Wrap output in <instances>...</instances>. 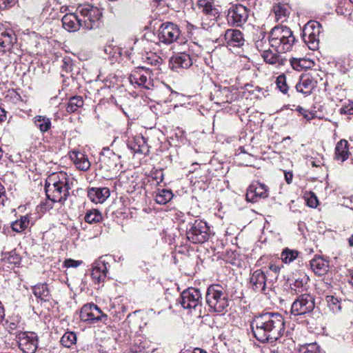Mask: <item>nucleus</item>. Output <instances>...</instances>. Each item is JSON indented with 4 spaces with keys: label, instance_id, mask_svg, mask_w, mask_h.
I'll return each instance as SVG.
<instances>
[{
    "label": "nucleus",
    "instance_id": "obj_1",
    "mask_svg": "<svg viewBox=\"0 0 353 353\" xmlns=\"http://www.w3.org/2000/svg\"><path fill=\"white\" fill-rule=\"evenodd\" d=\"M70 178L65 172L50 174L46 181L45 190L49 200L63 203L70 195Z\"/></svg>",
    "mask_w": 353,
    "mask_h": 353
},
{
    "label": "nucleus",
    "instance_id": "obj_2",
    "mask_svg": "<svg viewBox=\"0 0 353 353\" xmlns=\"http://www.w3.org/2000/svg\"><path fill=\"white\" fill-rule=\"evenodd\" d=\"M180 230H185L187 239L192 243H203L210 236V227L207 223L188 214L179 224Z\"/></svg>",
    "mask_w": 353,
    "mask_h": 353
},
{
    "label": "nucleus",
    "instance_id": "obj_3",
    "mask_svg": "<svg viewBox=\"0 0 353 353\" xmlns=\"http://www.w3.org/2000/svg\"><path fill=\"white\" fill-rule=\"evenodd\" d=\"M205 300L210 312L221 314L227 312L230 299L226 289L222 285H210L206 291Z\"/></svg>",
    "mask_w": 353,
    "mask_h": 353
},
{
    "label": "nucleus",
    "instance_id": "obj_4",
    "mask_svg": "<svg viewBox=\"0 0 353 353\" xmlns=\"http://www.w3.org/2000/svg\"><path fill=\"white\" fill-rule=\"evenodd\" d=\"M295 37L287 26H275L269 33V43L278 53H285L292 50Z\"/></svg>",
    "mask_w": 353,
    "mask_h": 353
},
{
    "label": "nucleus",
    "instance_id": "obj_5",
    "mask_svg": "<svg viewBox=\"0 0 353 353\" xmlns=\"http://www.w3.org/2000/svg\"><path fill=\"white\" fill-rule=\"evenodd\" d=\"M267 329L270 342L277 341L285 332V320L283 316L278 312H266Z\"/></svg>",
    "mask_w": 353,
    "mask_h": 353
},
{
    "label": "nucleus",
    "instance_id": "obj_6",
    "mask_svg": "<svg viewBox=\"0 0 353 353\" xmlns=\"http://www.w3.org/2000/svg\"><path fill=\"white\" fill-rule=\"evenodd\" d=\"M77 11L82 17L83 28L85 30H92L99 26L102 12L95 6L90 4H85L77 8Z\"/></svg>",
    "mask_w": 353,
    "mask_h": 353
},
{
    "label": "nucleus",
    "instance_id": "obj_7",
    "mask_svg": "<svg viewBox=\"0 0 353 353\" xmlns=\"http://www.w3.org/2000/svg\"><path fill=\"white\" fill-rule=\"evenodd\" d=\"M181 31L179 27L172 22H165L161 25L157 32L160 42L169 45L174 42L182 43Z\"/></svg>",
    "mask_w": 353,
    "mask_h": 353
},
{
    "label": "nucleus",
    "instance_id": "obj_8",
    "mask_svg": "<svg viewBox=\"0 0 353 353\" xmlns=\"http://www.w3.org/2000/svg\"><path fill=\"white\" fill-rule=\"evenodd\" d=\"M179 303L184 309L200 312L202 307L201 292L196 288H190L181 294Z\"/></svg>",
    "mask_w": 353,
    "mask_h": 353
},
{
    "label": "nucleus",
    "instance_id": "obj_9",
    "mask_svg": "<svg viewBox=\"0 0 353 353\" xmlns=\"http://www.w3.org/2000/svg\"><path fill=\"white\" fill-rule=\"evenodd\" d=\"M250 10L242 4L232 5L228 10L227 21L233 27H242L248 21Z\"/></svg>",
    "mask_w": 353,
    "mask_h": 353
},
{
    "label": "nucleus",
    "instance_id": "obj_10",
    "mask_svg": "<svg viewBox=\"0 0 353 353\" xmlns=\"http://www.w3.org/2000/svg\"><path fill=\"white\" fill-rule=\"evenodd\" d=\"M152 76V71L150 69L139 67L131 72L129 76V81L132 85H136L146 90H150L154 86Z\"/></svg>",
    "mask_w": 353,
    "mask_h": 353
},
{
    "label": "nucleus",
    "instance_id": "obj_11",
    "mask_svg": "<svg viewBox=\"0 0 353 353\" xmlns=\"http://www.w3.org/2000/svg\"><path fill=\"white\" fill-rule=\"evenodd\" d=\"M321 24L314 21L307 22L303 27L302 32L303 39L308 48L312 50H315L319 48V37L321 32Z\"/></svg>",
    "mask_w": 353,
    "mask_h": 353
},
{
    "label": "nucleus",
    "instance_id": "obj_12",
    "mask_svg": "<svg viewBox=\"0 0 353 353\" xmlns=\"http://www.w3.org/2000/svg\"><path fill=\"white\" fill-rule=\"evenodd\" d=\"M269 281L270 279L264 270H256L251 274L250 286L256 292L267 294L274 284L270 283Z\"/></svg>",
    "mask_w": 353,
    "mask_h": 353
},
{
    "label": "nucleus",
    "instance_id": "obj_13",
    "mask_svg": "<svg viewBox=\"0 0 353 353\" xmlns=\"http://www.w3.org/2000/svg\"><path fill=\"white\" fill-rule=\"evenodd\" d=\"M81 320L90 323H94L99 321L105 323L108 320V315L104 314L101 310L94 303L85 304L81 310Z\"/></svg>",
    "mask_w": 353,
    "mask_h": 353
},
{
    "label": "nucleus",
    "instance_id": "obj_14",
    "mask_svg": "<svg viewBox=\"0 0 353 353\" xmlns=\"http://www.w3.org/2000/svg\"><path fill=\"white\" fill-rule=\"evenodd\" d=\"M266 319L267 315L261 314L254 316L250 324L254 336L261 343L270 342Z\"/></svg>",
    "mask_w": 353,
    "mask_h": 353
},
{
    "label": "nucleus",
    "instance_id": "obj_15",
    "mask_svg": "<svg viewBox=\"0 0 353 353\" xmlns=\"http://www.w3.org/2000/svg\"><path fill=\"white\" fill-rule=\"evenodd\" d=\"M19 349L23 353H34L38 347L37 334L33 332H20L16 334Z\"/></svg>",
    "mask_w": 353,
    "mask_h": 353
},
{
    "label": "nucleus",
    "instance_id": "obj_16",
    "mask_svg": "<svg viewBox=\"0 0 353 353\" xmlns=\"http://www.w3.org/2000/svg\"><path fill=\"white\" fill-rule=\"evenodd\" d=\"M314 308V299L309 294L299 296L292 304L291 314L294 316L311 312Z\"/></svg>",
    "mask_w": 353,
    "mask_h": 353
},
{
    "label": "nucleus",
    "instance_id": "obj_17",
    "mask_svg": "<svg viewBox=\"0 0 353 353\" xmlns=\"http://www.w3.org/2000/svg\"><path fill=\"white\" fill-rule=\"evenodd\" d=\"M100 161L110 170L119 171L121 167L120 156L109 148H103L101 152Z\"/></svg>",
    "mask_w": 353,
    "mask_h": 353
},
{
    "label": "nucleus",
    "instance_id": "obj_18",
    "mask_svg": "<svg viewBox=\"0 0 353 353\" xmlns=\"http://www.w3.org/2000/svg\"><path fill=\"white\" fill-rule=\"evenodd\" d=\"M290 281V291L293 294H299L307 291L309 277L304 272H298Z\"/></svg>",
    "mask_w": 353,
    "mask_h": 353
},
{
    "label": "nucleus",
    "instance_id": "obj_19",
    "mask_svg": "<svg viewBox=\"0 0 353 353\" xmlns=\"http://www.w3.org/2000/svg\"><path fill=\"white\" fill-rule=\"evenodd\" d=\"M245 196L248 201L257 202L259 199L268 197V187L261 183H253L248 188Z\"/></svg>",
    "mask_w": 353,
    "mask_h": 353
},
{
    "label": "nucleus",
    "instance_id": "obj_20",
    "mask_svg": "<svg viewBox=\"0 0 353 353\" xmlns=\"http://www.w3.org/2000/svg\"><path fill=\"white\" fill-rule=\"evenodd\" d=\"M223 39L228 46L241 47L244 45L243 33L237 29H228L223 34Z\"/></svg>",
    "mask_w": 353,
    "mask_h": 353
},
{
    "label": "nucleus",
    "instance_id": "obj_21",
    "mask_svg": "<svg viewBox=\"0 0 353 353\" xmlns=\"http://www.w3.org/2000/svg\"><path fill=\"white\" fill-rule=\"evenodd\" d=\"M317 81L309 74L301 75L299 83L296 85V89L299 92L305 95L310 94L312 90L316 86Z\"/></svg>",
    "mask_w": 353,
    "mask_h": 353
},
{
    "label": "nucleus",
    "instance_id": "obj_22",
    "mask_svg": "<svg viewBox=\"0 0 353 353\" xmlns=\"http://www.w3.org/2000/svg\"><path fill=\"white\" fill-rule=\"evenodd\" d=\"M61 21L63 28L68 32H76L81 27L83 28L82 19L75 13L65 14Z\"/></svg>",
    "mask_w": 353,
    "mask_h": 353
},
{
    "label": "nucleus",
    "instance_id": "obj_23",
    "mask_svg": "<svg viewBox=\"0 0 353 353\" xmlns=\"http://www.w3.org/2000/svg\"><path fill=\"white\" fill-rule=\"evenodd\" d=\"M210 99L215 103L221 105L226 103H231L233 99L230 88L223 87L216 89L214 92L211 93Z\"/></svg>",
    "mask_w": 353,
    "mask_h": 353
},
{
    "label": "nucleus",
    "instance_id": "obj_24",
    "mask_svg": "<svg viewBox=\"0 0 353 353\" xmlns=\"http://www.w3.org/2000/svg\"><path fill=\"white\" fill-rule=\"evenodd\" d=\"M170 63L172 69H187L192 65V61L188 54L181 52L172 57Z\"/></svg>",
    "mask_w": 353,
    "mask_h": 353
},
{
    "label": "nucleus",
    "instance_id": "obj_25",
    "mask_svg": "<svg viewBox=\"0 0 353 353\" xmlns=\"http://www.w3.org/2000/svg\"><path fill=\"white\" fill-rule=\"evenodd\" d=\"M108 272L106 263L103 261H96L94 263L91 277L92 281L96 284H99L105 281Z\"/></svg>",
    "mask_w": 353,
    "mask_h": 353
},
{
    "label": "nucleus",
    "instance_id": "obj_26",
    "mask_svg": "<svg viewBox=\"0 0 353 353\" xmlns=\"http://www.w3.org/2000/svg\"><path fill=\"white\" fill-rule=\"evenodd\" d=\"M110 194L108 188H92L88 192L90 199L95 203H103Z\"/></svg>",
    "mask_w": 353,
    "mask_h": 353
},
{
    "label": "nucleus",
    "instance_id": "obj_27",
    "mask_svg": "<svg viewBox=\"0 0 353 353\" xmlns=\"http://www.w3.org/2000/svg\"><path fill=\"white\" fill-rule=\"evenodd\" d=\"M310 265L314 274L319 276L324 275L329 270V262L320 256H315Z\"/></svg>",
    "mask_w": 353,
    "mask_h": 353
},
{
    "label": "nucleus",
    "instance_id": "obj_28",
    "mask_svg": "<svg viewBox=\"0 0 353 353\" xmlns=\"http://www.w3.org/2000/svg\"><path fill=\"white\" fill-rule=\"evenodd\" d=\"M199 9L207 17H212L216 19L219 16V12L215 6L208 0H199L197 2Z\"/></svg>",
    "mask_w": 353,
    "mask_h": 353
},
{
    "label": "nucleus",
    "instance_id": "obj_29",
    "mask_svg": "<svg viewBox=\"0 0 353 353\" xmlns=\"http://www.w3.org/2000/svg\"><path fill=\"white\" fill-rule=\"evenodd\" d=\"M349 154L347 141L345 139L340 140L335 147L334 159L343 162L348 159Z\"/></svg>",
    "mask_w": 353,
    "mask_h": 353
},
{
    "label": "nucleus",
    "instance_id": "obj_30",
    "mask_svg": "<svg viewBox=\"0 0 353 353\" xmlns=\"http://www.w3.org/2000/svg\"><path fill=\"white\" fill-rule=\"evenodd\" d=\"M128 148L134 153L143 154L148 151L147 143L143 137H137L130 141Z\"/></svg>",
    "mask_w": 353,
    "mask_h": 353
},
{
    "label": "nucleus",
    "instance_id": "obj_31",
    "mask_svg": "<svg viewBox=\"0 0 353 353\" xmlns=\"http://www.w3.org/2000/svg\"><path fill=\"white\" fill-rule=\"evenodd\" d=\"M32 121L34 126L42 134L48 132L52 128L51 119L46 116L37 115L33 118Z\"/></svg>",
    "mask_w": 353,
    "mask_h": 353
},
{
    "label": "nucleus",
    "instance_id": "obj_32",
    "mask_svg": "<svg viewBox=\"0 0 353 353\" xmlns=\"http://www.w3.org/2000/svg\"><path fill=\"white\" fill-rule=\"evenodd\" d=\"M32 293L34 295L43 301H49L51 297L50 290L48 284L39 283L32 288Z\"/></svg>",
    "mask_w": 353,
    "mask_h": 353
},
{
    "label": "nucleus",
    "instance_id": "obj_33",
    "mask_svg": "<svg viewBox=\"0 0 353 353\" xmlns=\"http://www.w3.org/2000/svg\"><path fill=\"white\" fill-rule=\"evenodd\" d=\"M12 35L8 31L0 30V52H5L12 46Z\"/></svg>",
    "mask_w": 353,
    "mask_h": 353
},
{
    "label": "nucleus",
    "instance_id": "obj_34",
    "mask_svg": "<svg viewBox=\"0 0 353 353\" xmlns=\"http://www.w3.org/2000/svg\"><path fill=\"white\" fill-rule=\"evenodd\" d=\"M71 158L79 170L85 171L90 168V163L83 153L73 152Z\"/></svg>",
    "mask_w": 353,
    "mask_h": 353
},
{
    "label": "nucleus",
    "instance_id": "obj_35",
    "mask_svg": "<svg viewBox=\"0 0 353 353\" xmlns=\"http://www.w3.org/2000/svg\"><path fill=\"white\" fill-rule=\"evenodd\" d=\"M273 11L277 21H284L290 14V10L287 4L279 3L273 7Z\"/></svg>",
    "mask_w": 353,
    "mask_h": 353
},
{
    "label": "nucleus",
    "instance_id": "obj_36",
    "mask_svg": "<svg viewBox=\"0 0 353 353\" xmlns=\"http://www.w3.org/2000/svg\"><path fill=\"white\" fill-rule=\"evenodd\" d=\"M261 56L264 61L269 64H281L283 62L281 57L277 53H274L270 49L261 53Z\"/></svg>",
    "mask_w": 353,
    "mask_h": 353
},
{
    "label": "nucleus",
    "instance_id": "obj_37",
    "mask_svg": "<svg viewBox=\"0 0 353 353\" xmlns=\"http://www.w3.org/2000/svg\"><path fill=\"white\" fill-rule=\"evenodd\" d=\"M30 224V216H21L19 219L16 220L11 224L13 231L20 233L24 231Z\"/></svg>",
    "mask_w": 353,
    "mask_h": 353
},
{
    "label": "nucleus",
    "instance_id": "obj_38",
    "mask_svg": "<svg viewBox=\"0 0 353 353\" xmlns=\"http://www.w3.org/2000/svg\"><path fill=\"white\" fill-rule=\"evenodd\" d=\"M84 220L90 224L98 223L103 221V215L97 209L88 210L85 214Z\"/></svg>",
    "mask_w": 353,
    "mask_h": 353
},
{
    "label": "nucleus",
    "instance_id": "obj_39",
    "mask_svg": "<svg viewBox=\"0 0 353 353\" xmlns=\"http://www.w3.org/2000/svg\"><path fill=\"white\" fill-rule=\"evenodd\" d=\"M84 101L81 96H74L70 98L66 107V111L69 113L75 112L79 108L83 107Z\"/></svg>",
    "mask_w": 353,
    "mask_h": 353
},
{
    "label": "nucleus",
    "instance_id": "obj_40",
    "mask_svg": "<svg viewBox=\"0 0 353 353\" xmlns=\"http://www.w3.org/2000/svg\"><path fill=\"white\" fill-rule=\"evenodd\" d=\"M299 252L286 248L281 253V259L283 263L289 264L299 257Z\"/></svg>",
    "mask_w": 353,
    "mask_h": 353
},
{
    "label": "nucleus",
    "instance_id": "obj_41",
    "mask_svg": "<svg viewBox=\"0 0 353 353\" xmlns=\"http://www.w3.org/2000/svg\"><path fill=\"white\" fill-rule=\"evenodd\" d=\"M281 269V267L275 263H270L268 265V270L264 271L270 279V283H274L275 281H276Z\"/></svg>",
    "mask_w": 353,
    "mask_h": 353
},
{
    "label": "nucleus",
    "instance_id": "obj_42",
    "mask_svg": "<svg viewBox=\"0 0 353 353\" xmlns=\"http://www.w3.org/2000/svg\"><path fill=\"white\" fill-rule=\"evenodd\" d=\"M172 192L166 189H162L159 190V192L155 195V201L159 204H165L168 201H170L172 198Z\"/></svg>",
    "mask_w": 353,
    "mask_h": 353
},
{
    "label": "nucleus",
    "instance_id": "obj_43",
    "mask_svg": "<svg viewBox=\"0 0 353 353\" xmlns=\"http://www.w3.org/2000/svg\"><path fill=\"white\" fill-rule=\"evenodd\" d=\"M201 26L204 30L212 33H218L221 28V24L219 23L214 18L210 21H208V19H203L202 20Z\"/></svg>",
    "mask_w": 353,
    "mask_h": 353
},
{
    "label": "nucleus",
    "instance_id": "obj_44",
    "mask_svg": "<svg viewBox=\"0 0 353 353\" xmlns=\"http://www.w3.org/2000/svg\"><path fill=\"white\" fill-rule=\"evenodd\" d=\"M255 46L257 50L262 53L265 50L270 49L269 37H266L263 32H261L259 37V39L256 41Z\"/></svg>",
    "mask_w": 353,
    "mask_h": 353
},
{
    "label": "nucleus",
    "instance_id": "obj_45",
    "mask_svg": "<svg viewBox=\"0 0 353 353\" xmlns=\"http://www.w3.org/2000/svg\"><path fill=\"white\" fill-rule=\"evenodd\" d=\"M77 342L76 334L73 332H66L61 339V343L65 347H71Z\"/></svg>",
    "mask_w": 353,
    "mask_h": 353
},
{
    "label": "nucleus",
    "instance_id": "obj_46",
    "mask_svg": "<svg viewBox=\"0 0 353 353\" xmlns=\"http://www.w3.org/2000/svg\"><path fill=\"white\" fill-rule=\"evenodd\" d=\"M327 305L333 313H339L341 310V301L332 295H327L325 297Z\"/></svg>",
    "mask_w": 353,
    "mask_h": 353
},
{
    "label": "nucleus",
    "instance_id": "obj_47",
    "mask_svg": "<svg viewBox=\"0 0 353 353\" xmlns=\"http://www.w3.org/2000/svg\"><path fill=\"white\" fill-rule=\"evenodd\" d=\"M145 59L148 63L157 67L160 66L163 62V59L154 52L147 53Z\"/></svg>",
    "mask_w": 353,
    "mask_h": 353
},
{
    "label": "nucleus",
    "instance_id": "obj_48",
    "mask_svg": "<svg viewBox=\"0 0 353 353\" xmlns=\"http://www.w3.org/2000/svg\"><path fill=\"white\" fill-rule=\"evenodd\" d=\"M299 352L300 353H319L320 347L316 343H307L300 347Z\"/></svg>",
    "mask_w": 353,
    "mask_h": 353
},
{
    "label": "nucleus",
    "instance_id": "obj_49",
    "mask_svg": "<svg viewBox=\"0 0 353 353\" xmlns=\"http://www.w3.org/2000/svg\"><path fill=\"white\" fill-rule=\"evenodd\" d=\"M276 85L279 90L286 94L288 90V86L286 83V79L285 75H279L276 79Z\"/></svg>",
    "mask_w": 353,
    "mask_h": 353
},
{
    "label": "nucleus",
    "instance_id": "obj_50",
    "mask_svg": "<svg viewBox=\"0 0 353 353\" xmlns=\"http://www.w3.org/2000/svg\"><path fill=\"white\" fill-rule=\"evenodd\" d=\"M159 94H161L163 95H167L168 94V97H166L165 98H162L159 101L160 102H163V103H168V102H170L172 101V92L170 90V88L169 87H167V88H163V89H160V90H157Z\"/></svg>",
    "mask_w": 353,
    "mask_h": 353
},
{
    "label": "nucleus",
    "instance_id": "obj_51",
    "mask_svg": "<svg viewBox=\"0 0 353 353\" xmlns=\"http://www.w3.org/2000/svg\"><path fill=\"white\" fill-rule=\"evenodd\" d=\"M83 263L82 261H76L72 259H65L63 262V266L65 268H77Z\"/></svg>",
    "mask_w": 353,
    "mask_h": 353
},
{
    "label": "nucleus",
    "instance_id": "obj_52",
    "mask_svg": "<svg viewBox=\"0 0 353 353\" xmlns=\"http://www.w3.org/2000/svg\"><path fill=\"white\" fill-rule=\"evenodd\" d=\"M15 4V0H0V10L9 9Z\"/></svg>",
    "mask_w": 353,
    "mask_h": 353
},
{
    "label": "nucleus",
    "instance_id": "obj_53",
    "mask_svg": "<svg viewBox=\"0 0 353 353\" xmlns=\"http://www.w3.org/2000/svg\"><path fill=\"white\" fill-rule=\"evenodd\" d=\"M296 110L299 113H301L303 116V117L305 119H307V121L311 120L314 117L313 114L311 112H310V111H308V110H305V109H304V108H301L300 106H299L296 108Z\"/></svg>",
    "mask_w": 353,
    "mask_h": 353
},
{
    "label": "nucleus",
    "instance_id": "obj_54",
    "mask_svg": "<svg viewBox=\"0 0 353 353\" xmlns=\"http://www.w3.org/2000/svg\"><path fill=\"white\" fill-rule=\"evenodd\" d=\"M307 205L311 208H316L318 204L317 197L314 194H311L307 199Z\"/></svg>",
    "mask_w": 353,
    "mask_h": 353
},
{
    "label": "nucleus",
    "instance_id": "obj_55",
    "mask_svg": "<svg viewBox=\"0 0 353 353\" xmlns=\"http://www.w3.org/2000/svg\"><path fill=\"white\" fill-rule=\"evenodd\" d=\"M340 112L342 114H353V104L345 106L340 110Z\"/></svg>",
    "mask_w": 353,
    "mask_h": 353
},
{
    "label": "nucleus",
    "instance_id": "obj_56",
    "mask_svg": "<svg viewBox=\"0 0 353 353\" xmlns=\"http://www.w3.org/2000/svg\"><path fill=\"white\" fill-rule=\"evenodd\" d=\"M6 197V190L4 186L0 182V204H3L4 200Z\"/></svg>",
    "mask_w": 353,
    "mask_h": 353
},
{
    "label": "nucleus",
    "instance_id": "obj_57",
    "mask_svg": "<svg viewBox=\"0 0 353 353\" xmlns=\"http://www.w3.org/2000/svg\"><path fill=\"white\" fill-rule=\"evenodd\" d=\"M18 326V323L16 322H7V330L9 332L12 333L13 331L16 330Z\"/></svg>",
    "mask_w": 353,
    "mask_h": 353
},
{
    "label": "nucleus",
    "instance_id": "obj_58",
    "mask_svg": "<svg viewBox=\"0 0 353 353\" xmlns=\"http://www.w3.org/2000/svg\"><path fill=\"white\" fill-rule=\"evenodd\" d=\"M293 174L290 172H285V179L287 183L290 184L292 181Z\"/></svg>",
    "mask_w": 353,
    "mask_h": 353
},
{
    "label": "nucleus",
    "instance_id": "obj_59",
    "mask_svg": "<svg viewBox=\"0 0 353 353\" xmlns=\"http://www.w3.org/2000/svg\"><path fill=\"white\" fill-rule=\"evenodd\" d=\"M6 119V111L3 108H0V123Z\"/></svg>",
    "mask_w": 353,
    "mask_h": 353
},
{
    "label": "nucleus",
    "instance_id": "obj_60",
    "mask_svg": "<svg viewBox=\"0 0 353 353\" xmlns=\"http://www.w3.org/2000/svg\"><path fill=\"white\" fill-rule=\"evenodd\" d=\"M192 353H207V352L201 348H195Z\"/></svg>",
    "mask_w": 353,
    "mask_h": 353
},
{
    "label": "nucleus",
    "instance_id": "obj_61",
    "mask_svg": "<svg viewBox=\"0 0 353 353\" xmlns=\"http://www.w3.org/2000/svg\"><path fill=\"white\" fill-rule=\"evenodd\" d=\"M350 245L353 246V234L349 238Z\"/></svg>",
    "mask_w": 353,
    "mask_h": 353
},
{
    "label": "nucleus",
    "instance_id": "obj_62",
    "mask_svg": "<svg viewBox=\"0 0 353 353\" xmlns=\"http://www.w3.org/2000/svg\"><path fill=\"white\" fill-rule=\"evenodd\" d=\"M2 156H3V151H2L1 148H0V159H1Z\"/></svg>",
    "mask_w": 353,
    "mask_h": 353
},
{
    "label": "nucleus",
    "instance_id": "obj_63",
    "mask_svg": "<svg viewBox=\"0 0 353 353\" xmlns=\"http://www.w3.org/2000/svg\"><path fill=\"white\" fill-rule=\"evenodd\" d=\"M312 165H313V166H316V165L314 162H312Z\"/></svg>",
    "mask_w": 353,
    "mask_h": 353
},
{
    "label": "nucleus",
    "instance_id": "obj_64",
    "mask_svg": "<svg viewBox=\"0 0 353 353\" xmlns=\"http://www.w3.org/2000/svg\"><path fill=\"white\" fill-rule=\"evenodd\" d=\"M352 3H353V0H350Z\"/></svg>",
    "mask_w": 353,
    "mask_h": 353
}]
</instances>
